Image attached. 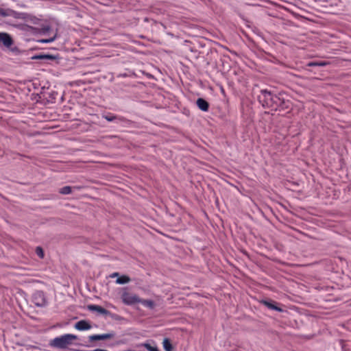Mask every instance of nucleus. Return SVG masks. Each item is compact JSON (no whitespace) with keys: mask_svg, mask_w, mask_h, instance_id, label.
Returning a JSON list of instances; mask_svg holds the SVG:
<instances>
[{"mask_svg":"<svg viewBox=\"0 0 351 351\" xmlns=\"http://www.w3.org/2000/svg\"><path fill=\"white\" fill-rule=\"evenodd\" d=\"M108 339H110V333H106L102 335H93L88 337V342L105 340Z\"/></svg>","mask_w":351,"mask_h":351,"instance_id":"nucleus-11","label":"nucleus"},{"mask_svg":"<svg viewBox=\"0 0 351 351\" xmlns=\"http://www.w3.org/2000/svg\"><path fill=\"white\" fill-rule=\"evenodd\" d=\"M262 303L268 308L276 311L278 312H282L283 309L278 306V303L273 300H263Z\"/></svg>","mask_w":351,"mask_h":351,"instance_id":"nucleus-8","label":"nucleus"},{"mask_svg":"<svg viewBox=\"0 0 351 351\" xmlns=\"http://www.w3.org/2000/svg\"><path fill=\"white\" fill-rule=\"evenodd\" d=\"M317 62H311L308 64V66H317Z\"/></svg>","mask_w":351,"mask_h":351,"instance_id":"nucleus-20","label":"nucleus"},{"mask_svg":"<svg viewBox=\"0 0 351 351\" xmlns=\"http://www.w3.org/2000/svg\"><path fill=\"white\" fill-rule=\"evenodd\" d=\"M117 278L115 282L118 285H124L130 282V278L126 275L119 276L118 272L111 274V278Z\"/></svg>","mask_w":351,"mask_h":351,"instance_id":"nucleus-7","label":"nucleus"},{"mask_svg":"<svg viewBox=\"0 0 351 351\" xmlns=\"http://www.w3.org/2000/svg\"><path fill=\"white\" fill-rule=\"evenodd\" d=\"M75 328L78 330H86L91 328V325L86 320H80L75 324Z\"/></svg>","mask_w":351,"mask_h":351,"instance_id":"nucleus-9","label":"nucleus"},{"mask_svg":"<svg viewBox=\"0 0 351 351\" xmlns=\"http://www.w3.org/2000/svg\"><path fill=\"white\" fill-rule=\"evenodd\" d=\"M111 319L118 320L119 319V317L117 315L111 314Z\"/></svg>","mask_w":351,"mask_h":351,"instance_id":"nucleus-19","label":"nucleus"},{"mask_svg":"<svg viewBox=\"0 0 351 351\" xmlns=\"http://www.w3.org/2000/svg\"><path fill=\"white\" fill-rule=\"evenodd\" d=\"M87 308L90 311H96L99 314H108V311L107 310L98 305L90 304L88 305Z\"/></svg>","mask_w":351,"mask_h":351,"instance_id":"nucleus-12","label":"nucleus"},{"mask_svg":"<svg viewBox=\"0 0 351 351\" xmlns=\"http://www.w3.org/2000/svg\"><path fill=\"white\" fill-rule=\"evenodd\" d=\"M317 66H323L326 65V63L325 62H317Z\"/></svg>","mask_w":351,"mask_h":351,"instance_id":"nucleus-21","label":"nucleus"},{"mask_svg":"<svg viewBox=\"0 0 351 351\" xmlns=\"http://www.w3.org/2000/svg\"><path fill=\"white\" fill-rule=\"evenodd\" d=\"M13 44V40L7 33L0 32V46L3 45L5 47H10Z\"/></svg>","mask_w":351,"mask_h":351,"instance_id":"nucleus-6","label":"nucleus"},{"mask_svg":"<svg viewBox=\"0 0 351 351\" xmlns=\"http://www.w3.org/2000/svg\"><path fill=\"white\" fill-rule=\"evenodd\" d=\"M288 106L286 105V101L283 98H281L279 95H276L274 97V100L273 101L272 106L271 107V110H282L284 108H287Z\"/></svg>","mask_w":351,"mask_h":351,"instance_id":"nucleus-5","label":"nucleus"},{"mask_svg":"<svg viewBox=\"0 0 351 351\" xmlns=\"http://www.w3.org/2000/svg\"><path fill=\"white\" fill-rule=\"evenodd\" d=\"M197 107L204 112H207L209 109V104L203 98H198L196 101Z\"/></svg>","mask_w":351,"mask_h":351,"instance_id":"nucleus-10","label":"nucleus"},{"mask_svg":"<svg viewBox=\"0 0 351 351\" xmlns=\"http://www.w3.org/2000/svg\"><path fill=\"white\" fill-rule=\"evenodd\" d=\"M138 303H141L149 309H154L156 306L155 302L152 300H144L140 298Z\"/></svg>","mask_w":351,"mask_h":351,"instance_id":"nucleus-13","label":"nucleus"},{"mask_svg":"<svg viewBox=\"0 0 351 351\" xmlns=\"http://www.w3.org/2000/svg\"><path fill=\"white\" fill-rule=\"evenodd\" d=\"M121 299L123 302L127 305H133L140 301V298L137 295L128 292H124L121 295Z\"/></svg>","mask_w":351,"mask_h":351,"instance_id":"nucleus-4","label":"nucleus"},{"mask_svg":"<svg viewBox=\"0 0 351 351\" xmlns=\"http://www.w3.org/2000/svg\"><path fill=\"white\" fill-rule=\"evenodd\" d=\"M59 193L63 195H68L72 193V187L69 186H64L59 190Z\"/></svg>","mask_w":351,"mask_h":351,"instance_id":"nucleus-14","label":"nucleus"},{"mask_svg":"<svg viewBox=\"0 0 351 351\" xmlns=\"http://www.w3.org/2000/svg\"><path fill=\"white\" fill-rule=\"evenodd\" d=\"M56 38V36H53L50 38H47V39H41L40 40V43H51L53 42Z\"/></svg>","mask_w":351,"mask_h":351,"instance_id":"nucleus-18","label":"nucleus"},{"mask_svg":"<svg viewBox=\"0 0 351 351\" xmlns=\"http://www.w3.org/2000/svg\"><path fill=\"white\" fill-rule=\"evenodd\" d=\"M276 95L267 90H262L258 95V101L264 108H271Z\"/></svg>","mask_w":351,"mask_h":351,"instance_id":"nucleus-2","label":"nucleus"},{"mask_svg":"<svg viewBox=\"0 0 351 351\" xmlns=\"http://www.w3.org/2000/svg\"><path fill=\"white\" fill-rule=\"evenodd\" d=\"M32 302L36 306L40 307L45 306L47 304L45 295L42 291H36L32 295Z\"/></svg>","mask_w":351,"mask_h":351,"instance_id":"nucleus-3","label":"nucleus"},{"mask_svg":"<svg viewBox=\"0 0 351 351\" xmlns=\"http://www.w3.org/2000/svg\"><path fill=\"white\" fill-rule=\"evenodd\" d=\"M143 346L148 350V351H157L158 349L156 346H152L149 343H144Z\"/></svg>","mask_w":351,"mask_h":351,"instance_id":"nucleus-17","label":"nucleus"},{"mask_svg":"<svg viewBox=\"0 0 351 351\" xmlns=\"http://www.w3.org/2000/svg\"><path fill=\"white\" fill-rule=\"evenodd\" d=\"M77 339V337L75 335L65 334L50 340L49 346L51 348L66 349L72 344L73 341Z\"/></svg>","mask_w":351,"mask_h":351,"instance_id":"nucleus-1","label":"nucleus"},{"mask_svg":"<svg viewBox=\"0 0 351 351\" xmlns=\"http://www.w3.org/2000/svg\"><path fill=\"white\" fill-rule=\"evenodd\" d=\"M106 119L108 121H110V117H106Z\"/></svg>","mask_w":351,"mask_h":351,"instance_id":"nucleus-23","label":"nucleus"},{"mask_svg":"<svg viewBox=\"0 0 351 351\" xmlns=\"http://www.w3.org/2000/svg\"><path fill=\"white\" fill-rule=\"evenodd\" d=\"M35 252L37 254V256L38 257H40V258H44V256H45L44 251L40 246H38L36 247Z\"/></svg>","mask_w":351,"mask_h":351,"instance_id":"nucleus-16","label":"nucleus"},{"mask_svg":"<svg viewBox=\"0 0 351 351\" xmlns=\"http://www.w3.org/2000/svg\"><path fill=\"white\" fill-rule=\"evenodd\" d=\"M163 347L166 351H171L173 348L172 345L168 339H164Z\"/></svg>","mask_w":351,"mask_h":351,"instance_id":"nucleus-15","label":"nucleus"},{"mask_svg":"<svg viewBox=\"0 0 351 351\" xmlns=\"http://www.w3.org/2000/svg\"><path fill=\"white\" fill-rule=\"evenodd\" d=\"M157 351H159L158 350Z\"/></svg>","mask_w":351,"mask_h":351,"instance_id":"nucleus-24","label":"nucleus"},{"mask_svg":"<svg viewBox=\"0 0 351 351\" xmlns=\"http://www.w3.org/2000/svg\"><path fill=\"white\" fill-rule=\"evenodd\" d=\"M110 120H111V121H112L114 120V117L112 116H111Z\"/></svg>","mask_w":351,"mask_h":351,"instance_id":"nucleus-22","label":"nucleus"}]
</instances>
